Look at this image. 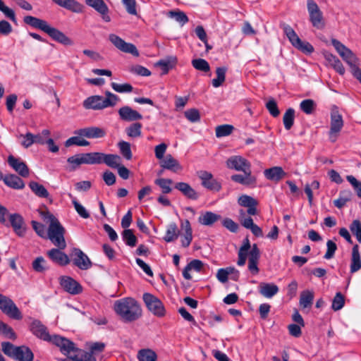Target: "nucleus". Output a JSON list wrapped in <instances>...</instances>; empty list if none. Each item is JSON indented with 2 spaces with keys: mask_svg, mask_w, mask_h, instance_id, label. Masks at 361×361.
<instances>
[{
  "mask_svg": "<svg viewBox=\"0 0 361 361\" xmlns=\"http://www.w3.org/2000/svg\"><path fill=\"white\" fill-rule=\"evenodd\" d=\"M177 59L175 56H169L166 59L159 60L156 63V66H159L162 70V73L166 74L171 69L176 63Z\"/></svg>",
  "mask_w": 361,
  "mask_h": 361,
  "instance_id": "38",
  "label": "nucleus"
},
{
  "mask_svg": "<svg viewBox=\"0 0 361 361\" xmlns=\"http://www.w3.org/2000/svg\"><path fill=\"white\" fill-rule=\"evenodd\" d=\"M227 168L237 171H243L251 168L250 162L241 156H231L226 162Z\"/></svg>",
  "mask_w": 361,
  "mask_h": 361,
  "instance_id": "16",
  "label": "nucleus"
},
{
  "mask_svg": "<svg viewBox=\"0 0 361 361\" xmlns=\"http://www.w3.org/2000/svg\"><path fill=\"white\" fill-rule=\"evenodd\" d=\"M185 118L192 123H196L200 120V114L197 109H190L184 112Z\"/></svg>",
  "mask_w": 361,
  "mask_h": 361,
  "instance_id": "60",
  "label": "nucleus"
},
{
  "mask_svg": "<svg viewBox=\"0 0 361 361\" xmlns=\"http://www.w3.org/2000/svg\"><path fill=\"white\" fill-rule=\"evenodd\" d=\"M343 126V120L341 114L339 113L338 108L336 105L331 107V126L330 135L336 134L340 132Z\"/></svg>",
  "mask_w": 361,
  "mask_h": 361,
  "instance_id": "19",
  "label": "nucleus"
},
{
  "mask_svg": "<svg viewBox=\"0 0 361 361\" xmlns=\"http://www.w3.org/2000/svg\"><path fill=\"white\" fill-rule=\"evenodd\" d=\"M63 250L58 247L52 248L47 252V257L55 264L60 266L67 265L70 263V259L68 255L62 252Z\"/></svg>",
  "mask_w": 361,
  "mask_h": 361,
  "instance_id": "21",
  "label": "nucleus"
},
{
  "mask_svg": "<svg viewBox=\"0 0 361 361\" xmlns=\"http://www.w3.org/2000/svg\"><path fill=\"white\" fill-rule=\"evenodd\" d=\"M120 118L125 121H135L142 118V116L138 111L128 106H124L118 111Z\"/></svg>",
  "mask_w": 361,
  "mask_h": 361,
  "instance_id": "24",
  "label": "nucleus"
},
{
  "mask_svg": "<svg viewBox=\"0 0 361 361\" xmlns=\"http://www.w3.org/2000/svg\"><path fill=\"white\" fill-rule=\"evenodd\" d=\"M326 247H327V250H326V252L324 257L326 259L333 258L334 256L335 252L337 250L336 244L334 242H333L332 240H329L326 242Z\"/></svg>",
  "mask_w": 361,
  "mask_h": 361,
  "instance_id": "63",
  "label": "nucleus"
},
{
  "mask_svg": "<svg viewBox=\"0 0 361 361\" xmlns=\"http://www.w3.org/2000/svg\"><path fill=\"white\" fill-rule=\"evenodd\" d=\"M266 108L273 117H277L280 114L277 103L274 98H270L266 103Z\"/></svg>",
  "mask_w": 361,
  "mask_h": 361,
  "instance_id": "57",
  "label": "nucleus"
},
{
  "mask_svg": "<svg viewBox=\"0 0 361 361\" xmlns=\"http://www.w3.org/2000/svg\"><path fill=\"white\" fill-rule=\"evenodd\" d=\"M264 175L267 180L278 183L286 176V173L281 166H273L265 169Z\"/></svg>",
  "mask_w": 361,
  "mask_h": 361,
  "instance_id": "26",
  "label": "nucleus"
},
{
  "mask_svg": "<svg viewBox=\"0 0 361 361\" xmlns=\"http://www.w3.org/2000/svg\"><path fill=\"white\" fill-rule=\"evenodd\" d=\"M197 176L201 180L202 185L209 190L214 191H219L221 188V184L214 178L213 175L207 171H200L197 172Z\"/></svg>",
  "mask_w": 361,
  "mask_h": 361,
  "instance_id": "14",
  "label": "nucleus"
},
{
  "mask_svg": "<svg viewBox=\"0 0 361 361\" xmlns=\"http://www.w3.org/2000/svg\"><path fill=\"white\" fill-rule=\"evenodd\" d=\"M344 304L345 299L343 295L340 292H338L333 299L332 309L335 311H338L344 306Z\"/></svg>",
  "mask_w": 361,
  "mask_h": 361,
  "instance_id": "58",
  "label": "nucleus"
},
{
  "mask_svg": "<svg viewBox=\"0 0 361 361\" xmlns=\"http://www.w3.org/2000/svg\"><path fill=\"white\" fill-rule=\"evenodd\" d=\"M51 134L50 130L44 129L40 133L34 135L35 144L45 145L47 138Z\"/></svg>",
  "mask_w": 361,
  "mask_h": 361,
  "instance_id": "59",
  "label": "nucleus"
},
{
  "mask_svg": "<svg viewBox=\"0 0 361 361\" xmlns=\"http://www.w3.org/2000/svg\"><path fill=\"white\" fill-rule=\"evenodd\" d=\"M234 130L232 125L224 124L216 127L215 133L216 137H222L230 135Z\"/></svg>",
  "mask_w": 361,
  "mask_h": 361,
  "instance_id": "46",
  "label": "nucleus"
},
{
  "mask_svg": "<svg viewBox=\"0 0 361 361\" xmlns=\"http://www.w3.org/2000/svg\"><path fill=\"white\" fill-rule=\"evenodd\" d=\"M300 108L305 114H312L316 108V104L312 99H305L300 102Z\"/></svg>",
  "mask_w": 361,
  "mask_h": 361,
  "instance_id": "52",
  "label": "nucleus"
},
{
  "mask_svg": "<svg viewBox=\"0 0 361 361\" xmlns=\"http://www.w3.org/2000/svg\"><path fill=\"white\" fill-rule=\"evenodd\" d=\"M161 166L167 170H170L173 172H177L178 171L182 170V166L179 162L174 159L171 154H167L160 163Z\"/></svg>",
  "mask_w": 361,
  "mask_h": 361,
  "instance_id": "30",
  "label": "nucleus"
},
{
  "mask_svg": "<svg viewBox=\"0 0 361 361\" xmlns=\"http://www.w3.org/2000/svg\"><path fill=\"white\" fill-rule=\"evenodd\" d=\"M240 252L248 253V269L253 275L259 273L258 262L260 257V252L257 244L251 246L247 238H245L242 246L240 247Z\"/></svg>",
  "mask_w": 361,
  "mask_h": 361,
  "instance_id": "5",
  "label": "nucleus"
},
{
  "mask_svg": "<svg viewBox=\"0 0 361 361\" xmlns=\"http://www.w3.org/2000/svg\"><path fill=\"white\" fill-rule=\"evenodd\" d=\"M109 39L120 51L131 54L134 56H139V51L136 47L133 44L126 42L119 36L115 34H110Z\"/></svg>",
  "mask_w": 361,
  "mask_h": 361,
  "instance_id": "12",
  "label": "nucleus"
},
{
  "mask_svg": "<svg viewBox=\"0 0 361 361\" xmlns=\"http://www.w3.org/2000/svg\"><path fill=\"white\" fill-rule=\"evenodd\" d=\"M107 92L108 94L105 98L97 95L89 97L83 102V106L86 109L101 110L114 106L118 101L117 96L110 92Z\"/></svg>",
  "mask_w": 361,
  "mask_h": 361,
  "instance_id": "4",
  "label": "nucleus"
},
{
  "mask_svg": "<svg viewBox=\"0 0 361 361\" xmlns=\"http://www.w3.org/2000/svg\"><path fill=\"white\" fill-rule=\"evenodd\" d=\"M142 124L140 123H133L126 129V132L130 137H138L141 135Z\"/></svg>",
  "mask_w": 361,
  "mask_h": 361,
  "instance_id": "47",
  "label": "nucleus"
},
{
  "mask_svg": "<svg viewBox=\"0 0 361 361\" xmlns=\"http://www.w3.org/2000/svg\"><path fill=\"white\" fill-rule=\"evenodd\" d=\"M49 342L59 347L61 352L66 355H70L71 353L78 354L80 353V351H82L75 348L74 343L59 335H52Z\"/></svg>",
  "mask_w": 361,
  "mask_h": 361,
  "instance_id": "9",
  "label": "nucleus"
},
{
  "mask_svg": "<svg viewBox=\"0 0 361 361\" xmlns=\"http://www.w3.org/2000/svg\"><path fill=\"white\" fill-rule=\"evenodd\" d=\"M279 287L272 283L262 282L258 286L259 293L267 298H271L279 293Z\"/></svg>",
  "mask_w": 361,
  "mask_h": 361,
  "instance_id": "28",
  "label": "nucleus"
},
{
  "mask_svg": "<svg viewBox=\"0 0 361 361\" xmlns=\"http://www.w3.org/2000/svg\"><path fill=\"white\" fill-rule=\"evenodd\" d=\"M244 174H234L231 178L233 181L247 187H255L257 183V178L252 175L251 168L243 171Z\"/></svg>",
  "mask_w": 361,
  "mask_h": 361,
  "instance_id": "20",
  "label": "nucleus"
},
{
  "mask_svg": "<svg viewBox=\"0 0 361 361\" xmlns=\"http://www.w3.org/2000/svg\"><path fill=\"white\" fill-rule=\"evenodd\" d=\"M73 145L86 147L90 145V142L84 139L83 136L75 135V136L68 138L65 142V146L66 147H69Z\"/></svg>",
  "mask_w": 361,
  "mask_h": 361,
  "instance_id": "43",
  "label": "nucleus"
},
{
  "mask_svg": "<svg viewBox=\"0 0 361 361\" xmlns=\"http://www.w3.org/2000/svg\"><path fill=\"white\" fill-rule=\"evenodd\" d=\"M154 183L160 188L163 194H169L172 191L173 180L171 179L159 178L155 179Z\"/></svg>",
  "mask_w": 361,
  "mask_h": 361,
  "instance_id": "42",
  "label": "nucleus"
},
{
  "mask_svg": "<svg viewBox=\"0 0 361 361\" xmlns=\"http://www.w3.org/2000/svg\"><path fill=\"white\" fill-rule=\"evenodd\" d=\"M307 6L312 25L318 29H322L324 27V23L322 13L318 5L313 0H307Z\"/></svg>",
  "mask_w": 361,
  "mask_h": 361,
  "instance_id": "11",
  "label": "nucleus"
},
{
  "mask_svg": "<svg viewBox=\"0 0 361 361\" xmlns=\"http://www.w3.org/2000/svg\"><path fill=\"white\" fill-rule=\"evenodd\" d=\"M192 65L195 69L203 72H208L210 70L209 63L202 59H193Z\"/></svg>",
  "mask_w": 361,
  "mask_h": 361,
  "instance_id": "56",
  "label": "nucleus"
},
{
  "mask_svg": "<svg viewBox=\"0 0 361 361\" xmlns=\"http://www.w3.org/2000/svg\"><path fill=\"white\" fill-rule=\"evenodd\" d=\"M31 333L37 338L49 342L52 335H50L47 326L41 321L34 319L29 326Z\"/></svg>",
  "mask_w": 361,
  "mask_h": 361,
  "instance_id": "13",
  "label": "nucleus"
},
{
  "mask_svg": "<svg viewBox=\"0 0 361 361\" xmlns=\"http://www.w3.org/2000/svg\"><path fill=\"white\" fill-rule=\"evenodd\" d=\"M295 110L292 108L288 109L283 116V123L286 130H290L294 123Z\"/></svg>",
  "mask_w": 361,
  "mask_h": 361,
  "instance_id": "44",
  "label": "nucleus"
},
{
  "mask_svg": "<svg viewBox=\"0 0 361 361\" xmlns=\"http://www.w3.org/2000/svg\"><path fill=\"white\" fill-rule=\"evenodd\" d=\"M2 351L5 355L18 361H32L34 355L25 345L16 346L10 342L1 343Z\"/></svg>",
  "mask_w": 361,
  "mask_h": 361,
  "instance_id": "3",
  "label": "nucleus"
},
{
  "mask_svg": "<svg viewBox=\"0 0 361 361\" xmlns=\"http://www.w3.org/2000/svg\"><path fill=\"white\" fill-rule=\"evenodd\" d=\"M4 182L7 186L13 189H23L25 187L23 180L14 174L6 176L4 178Z\"/></svg>",
  "mask_w": 361,
  "mask_h": 361,
  "instance_id": "33",
  "label": "nucleus"
},
{
  "mask_svg": "<svg viewBox=\"0 0 361 361\" xmlns=\"http://www.w3.org/2000/svg\"><path fill=\"white\" fill-rule=\"evenodd\" d=\"M137 358L139 361H157V355L152 349L144 348L137 352Z\"/></svg>",
  "mask_w": 361,
  "mask_h": 361,
  "instance_id": "39",
  "label": "nucleus"
},
{
  "mask_svg": "<svg viewBox=\"0 0 361 361\" xmlns=\"http://www.w3.org/2000/svg\"><path fill=\"white\" fill-rule=\"evenodd\" d=\"M85 164H102V152L84 153Z\"/></svg>",
  "mask_w": 361,
  "mask_h": 361,
  "instance_id": "48",
  "label": "nucleus"
},
{
  "mask_svg": "<svg viewBox=\"0 0 361 361\" xmlns=\"http://www.w3.org/2000/svg\"><path fill=\"white\" fill-rule=\"evenodd\" d=\"M341 57L348 64L350 68L359 63L357 57L349 48L344 51Z\"/></svg>",
  "mask_w": 361,
  "mask_h": 361,
  "instance_id": "45",
  "label": "nucleus"
},
{
  "mask_svg": "<svg viewBox=\"0 0 361 361\" xmlns=\"http://www.w3.org/2000/svg\"><path fill=\"white\" fill-rule=\"evenodd\" d=\"M85 3L100 13L102 19L105 22H109L111 20V18L108 15V6L103 0H85Z\"/></svg>",
  "mask_w": 361,
  "mask_h": 361,
  "instance_id": "23",
  "label": "nucleus"
},
{
  "mask_svg": "<svg viewBox=\"0 0 361 361\" xmlns=\"http://www.w3.org/2000/svg\"><path fill=\"white\" fill-rule=\"evenodd\" d=\"M9 220L15 233L20 237L24 236L26 229L22 216L18 214H12L9 216Z\"/></svg>",
  "mask_w": 361,
  "mask_h": 361,
  "instance_id": "25",
  "label": "nucleus"
},
{
  "mask_svg": "<svg viewBox=\"0 0 361 361\" xmlns=\"http://www.w3.org/2000/svg\"><path fill=\"white\" fill-rule=\"evenodd\" d=\"M24 22L35 27L41 30L42 31L44 32L48 23L44 20L37 18L36 17H33L31 16H27L24 18Z\"/></svg>",
  "mask_w": 361,
  "mask_h": 361,
  "instance_id": "37",
  "label": "nucleus"
},
{
  "mask_svg": "<svg viewBox=\"0 0 361 361\" xmlns=\"http://www.w3.org/2000/svg\"><path fill=\"white\" fill-rule=\"evenodd\" d=\"M0 310L8 317L20 320L23 314L14 302L8 297L0 293Z\"/></svg>",
  "mask_w": 361,
  "mask_h": 361,
  "instance_id": "7",
  "label": "nucleus"
},
{
  "mask_svg": "<svg viewBox=\"0 0 361 361\" xmlns=\"http://www.w3.org/2000/svg\"><path fill=\"white\" fill-rule=\"evenodd\" d=\"M44 32L47 33L54 40L61 44L64 45H71L73 44L71 39L64 33L55 27H51L49 24L47 25Z\"/></svg>",
  "mask_w": 361,
  "mask_h": 361,
  "instance_id": "22",
  "label": "nucleus"
},
{
  "mask_svg": "<svg viewBox=\"0 0 361 361\" xmlns=\"http://www.w3.org/2000/svg\"><path fill=\"white\" fill-rule=\"evenodd\" d=\"M58 6L74 13H80L82 6L75 0H51Z\"/></svg>",
  "mask_w": 361,
  "mask_h": 361,
  "instance_id": "29",
  "label": "nucleus"
},
{
  "mask_svg": "<svg viewBox=\"0 0 361 361\" xmlns=\"http://www.w3.org/2000/svg\"><path fill=\"white\" fill-rule=\"evenodd\" d=\"M41 215L44 221L49 223L47 238H48L56 247L65 249L66 247V242L64 237L66 233L64 227L61 225L58 219L50 212H42Z\"/></svg>",
  "mask_w": 361,
  "mask_h": 361,
  "instance_id": "2",
  "label": "nucleus"
},
{
  "mask_svg": "<svg viewBox=\"0 0 361 361\" xmlns=\"http://www.w3.org/2000/svg\"><path fill=\"white\" fill-rule=\"evenodd\" d=\"M144 302L147 309L155 316L162 317L166 314L163 302L154 295L145 293L142 296Z\"/></svg>",
  "mask_w": 361,
  "mask_h": 361,
  "instance_id": "8",
  "label": "nucleus"
},
{
  "mask_svg": "<svg viewBox=\"0 0 361 361\" xmlns=\"http://www.w3.org/2000/svg\"><path fill=\"white\" fill-rule=\"evenodd\" d=\"M68 196L72 199V203L74 206V208L77 213L83 219H87L90 217L89 212L86 210V209L80 204L75 197H74L71 194H68Z\"/></svg>",
  "mask_w": 361,
  "mask_h": 361,
  "instance_id": "53",
  "label": "nucleus"
},
{
  "mask_svg": "<svg viewBox=\"0 0 361 361\" xmlns=\"http://www.w3.org/2000/svg\"><path fill=\"white\" fill-rule=\"evenodd\" d=\"M168 16L174 18L177 22L180 23L181 25H185L189 20L186 14L180 11H170L168 13Z\"/></svg>",
  "mask_w": 361,
  "mask_h": 361,
  "instance_id": "51",
  "label": "nucleus"
},
{
  "mask_svg": "<svg viewBox=\"0 0 361 361\" xmlns=\"http://www.w3.org/2000/svg\"><path fill=\"white\" fill-rule=\"evenodd\" d=\"M282 27L285 35L295 48L306 54H310L314 51L313 46L308 42L302 41L289 25L284 24Z\"/></svg>",
  "mask_w": 361,
  "mask_h": 361,
  "instance_id": "6",
  "label": "nucleus"
},
{
  "mask_svg": "<svg viewBox=\"0 0 361 361\" xmlns=\"http://www.w3.org/2000/svg\"><path fill=\"white\" fill-rule=\"evenodd\" d=\"M29 187L35 195L39 197L47 198L49 195V192L44 186L37 182L31 181L29 183Z\"/></svg>",
  "mask_w": 361,
  "mask_h": 361,
  "instance_id": "41",
  "label": "nucleus"
},
{
  "mask_svg": "<svg viewBox=\"0 0 361 361\" xmlns=\"http://www.w3.org/2000/svg\"><path fill=\"white\" fill-rule=\"evenodd\" d=\"M121 162V158L114 154H104L102 153V164H105L106 166L116 169L119 166Z\"/></svg>",
  "mask_w": 361,
  "mask_h": 361,
  "instance_id": "34",
  "label": "nucleus"
},
{
  "mask_svg": "<svg viewBox=\"0 0 361 361\" xmlns=\"http://www.w3.org/2000/svg\"><path fill=\"white\" fill-rule=\"evenodd\" d=\"M238 203L240 206L245 207H248L250 206H257L258 204L255 199L247 195H243L240 196L238 200Z\"/></svg>",
  "mask_w": 361,
  "mask_h": 361,
  "instance_id": "55",
  "label": "nucleus"
},
{
  "mask_svg": "<svg viewBox=\"0 0 361 361\" xmlns=\"http://www.w3.org/2000/svg\"><path fill=\"white\" fill-rule=\"evenodd\" d=\"M113 308L116 314L126 323L135 322L142 315L140 304L131 297L116 300Z\"/></svg>",
  "mask_w": 361,
  "mask_h": 361,
  "instance_id": "1",
  "label": "nucleus"
},
{
  "mask_svg": "<svg viewBox=\"0 0 361 361\" xmlns=\"http://www.w3.org/2000/svg\"><path fill=\"white\" fill-rule=\"evenodd\" d=\"M175 188L180 191L186 197L196 200L199 197L198 193L187 183L180 182L175 185Z\"/></svg>",
  "mask_w": 361,
  "mask_h": 361,
  "instance_id": "31",
  "label": "nucleus"
},
{
  "mask_svg": "<svg viewBox=\"0 0 361 361\" xmlns=\"http://www.w3.org/2000/svg\"><path fill=\"white\" fill-rule=\"evenodd\" d=\"M73 264L80 269L87 270L92 267L89 257L79 248H73L71 253Z\"/></svg>",
  "mask_w": 361,
  "mask_h": 361,
  "instance_id": "15",
  "label": "nucleus"
},
{
  "mask_svg": "<svg viewBox=\"0 0 361 361\" xmlns=\"http://www.w3.org/2000/svg\"><path fill=\"white\" fill-rule=\"evenodd\" d=\"M361 269V259L359 252V246L355 245L352 249L350 259V272L355 273Z\"/></svg>",
  "mask_w": 361,
  "mask_h": 361,
  "instance_id": "32",
  "label": "nucleus"
},
{
  "mask_svg": "<svg viewBox=\"0 0 361 361\" xmlns=\"http://www.w3.org/2000/svg\"><path fill=\"white\" fill-rule=\"evenodd\" d=\"M347 180L352 185L359 197H361V182L358 181L353 176H347Z\"/></svg>",
  "mask_w": 361,
  "mask_h": 361,
  "instance_id": "64",
  "label": "nucleus"
},
{
  "mask_svg": "<svg viewBox=\"0 0 361 361\" xmlns=\"http://www.w3.org/2000/svg\"><path fill=\"white\" fill-rule=\"evenodd\" d=\"M118 146L120 149L121 154L125 159H126L127 160H130L132 159L133 154L130 149V145L129 142L126 141H121L118 142Z\"/></svg>",
  "mask_w": 361,
  "mask_h": 361,
  "instance_id": "54",
  "label": "nucleus"
},
{
  "mask_svg": "<svg viewBox=\"0 0 361 361\" xmlns=\"http://www.w3.org/2000/svg\"><path fill=\"white\" fill-rule=\"evenodd\" d=\"M219 219H221L220 215L212 212H206L199 217L198 221L204 226H212Z\"/></svg>",
  "mask_w": 361,
  "mask_h": 361,
  "instance_id": "36",
  "label": "nucleus"
},
{
  "mask_svg": "<svg viewBox=\"0 0 361 361\" xmlns=\"http://www.w3.org/2000/svg\"><path fill=\"white\" fill-rule=\"evenodd\" d=\"M74 134L88 139H98L104 137L106 135V131L99 127L89 126L76 130Z\"/></svg>",
  "mask_w": 361,
  "mask_h": 361,
  "instance_id": "17",
  "label": "nucleus"
},
{
  "mask_svg": "<svg viewBox=\"0 0 361 361\" xmlns=\"http://www.w3.org/2000/svg\"><path fill=\"white\" fill-rule=\"evenodd\" d=\"M180 231L176 223H171L167 226L164 240L166 243L175 241L179 236Z\"/></svg>",
  "mask_w": 361,
  "mask_h": 361,
  "instance_id": "35",
  "label": "nucleus"
},
{
  "mask_svg": "<svg viewBox=\"0 0 361 361\" xmlns=\"http://www.w3.org/2000/svg\"><path fill=\"white\" fill-rule=\"evenodd\" d=\"M60 285L66 292L71 295H78L82 291V286L70 276H61Z\"/></svg>",
  "mask_w": 361,
  "mask_h": 361,
  "instance_id": "18",
  "label": "nucleus"
},
{
  "mask_svg": "<svg viewBox=\"0 0 361 361\" xmlns=\"http://www.w3.org/2000/svg\"><path fill=\"white\" fill-rule=\"evenodd\" d=\"M8 163L20 176L23 177L29 176V169L27 165L20 159L10 155L8 157Z\"/></svg>",
  "mask_w": 361,
  "mask_h": 361,
  "instance_id": "27",
  "label": "nucleus"
},
{
  "mask_svg": "<svg viewBox=\"0 0 361 361\" xmlns=\"http://www.w3.org/2000/svg\"><path fill=\"white\" fill-rule=\"evenodd\" d=\"M46 261L42 257H37L32 262V268L37 272H43L47 268L45 266Z\"/></svg>",
  "mask_w": 361,
  "mask_h": 361,
  "instance_id": "62",
  "label": "nucleus"
},
{
  "mask_svg": "<svg viewBox=\"0 0 361 361\" xmlns=\"http://www.w3.org/2000/svg\"><path fill=\"white\" fill-rule=\"evenodd\" d=\"M226 68L224 67H219L216 70V78H214L212 84L214 87H219L225 80Z\"/></svg>",
  "mask_w": 361,
  "mask_h": 361,
  "instance_id": "50",
  "label": "nucleus"
},
{
  "mask_svg": "<svg viewBox=\"0 0 361 361\" xmlns=\"http://www.w3.org/2000/svg\"><path fill=\"white\" fill-rule=\"evenodd\" d=\"M72 361H97V359L92 353H87L83 350L75 354V358Z\"/></svg>",
  "mask_w": 361,
  "mask_h": 361,
  "instance_id": "61",
  "label": "nucleus"
},
{
  "mask_svg": "<svg viewBox=\"0 0 361 361\" xmlns=\"http://www.w3.org/2000/svg\"><path fill=\"white\" fill-rule=\"evenodd\" d=\"M314 293L309 290L301 292L300 296V305L302 308L310 307L313 303Z\"/></svg>",
  "mask_w": 361,
  "mask_h": 361,
  "instance_id": "40",
  "label": "nucleus"
},
{
  "mask_svg": "<svg viewBox=\"0 0 361 361\" xmlns=\"http://www.w3.org/2000/svg\"><path fill=\"white\" fill-rule=\"evenodd\" d=\"M122 238L126 244L134 247L137 244V238L131 229H125L122 233Z\"/></svg>",
  "mask_w": 361,
  "mask_h": 361,
  "instance_id": "49",
  "label": "nucleus"
},
{
  "mask_svg": "<svg viewBox=\"0 0 361 361\" xmlns=\"http://www.w3.org/2000/svg\"><path fill=\"white\" fill-rule=\"evenodd\" d=\"M49 342L59 347L61 352L66 355H70L71 353L78 354L80 353V351H82L75 348L74 343L59 335H52Z\"/></svg>",
  "mask_w": 361,
  "mask_h": 361,
  "instance_id": "10",
  "label": "nucleus"
}]
</instances>
